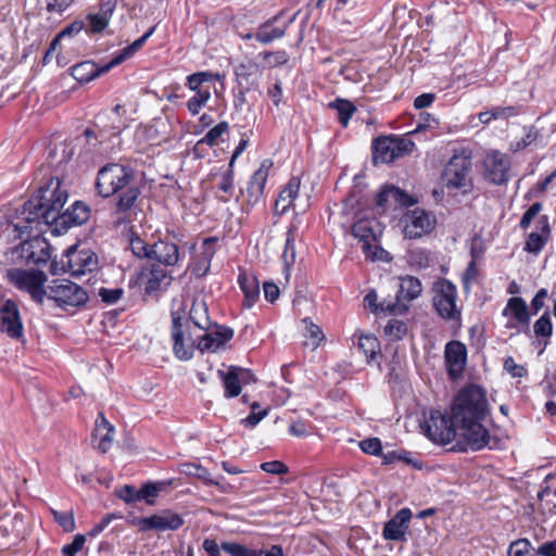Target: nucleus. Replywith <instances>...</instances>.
Wrapping results in <instances>:
<instances>
[{
    "instance_id": "nucleus-1",
    "label": "nucleus",
    "mask_w": 556,
    "mask_h": 556,
    "mask_svg": "<svg viewBox=\"0 0 556 556\" xmlns=\"http://www.w3.org/2000/svg\"><path fill=\"white\" fill-rule=\"evenodd\" d=\"M486 414L485 392L480 387L471 384L458 392L450 415L432 410L422 428L434 443H453V451H479L490 440L489 431L481 424Z\"/></svg>"
},
{
    "instance_id": "nucleus-2",
    "label": "nucleus",
    "mask_w": 556,
    "mask_h": 556,
    "mask_svg": "<svg viewBox=\"0 0 556 556\" xmlns=\"http://www.w3.org/2000/svg\"><path fill=\"white\" fill-rule=\"evenodd\" d=\"M66 201L67 191L61 188L59 178H51L47 185L39 188L36 197L24 203L25 220L71 227L89 219L90 211L80 202H75L71 208L62 212Z\"/></svg>"
},
{
    "instance_id": "nucleus-3",
    "label": "nucleus",
    "mask_w": 556,
    "mask_h": 556,
    "mask_svg": "<svg viewBox=\"0 0 556 556\" xmlns=\"http://www.w3.org/2000/svg\"><path fill=\"white\" fill-rule=\"evenodd\" d=\"M96 188L103 198L115 195L114 208L117 214L134 210L140 195L134 169L121 163L102 166L98 172Z\"/></svg>"
},
{
    "instance_id": "nucleus-4",
    "label": "nucleus",
    "mask_w": 556,
    "mask_h": 556,
    "mask_svg": "<svg viewBox=\"0 0 556 556\" xmlns=\"http://www.w3.org/2000/svg\"><path fill=\"white\" fill-rule=\"evenodd\" d=\"M58 306L68 309L83 306L88 301L87 292L77 283L67 279H55L47 286L46 295Z\"/></svg>"
},
{
    "instance_id": "nucleus-5",
    "label": "nucleus",
    "mask_w": 556,
    "mask_h": 556,
    "mask_svg": "<svg viewBox=\"0 0 556 556\" xmlns=\"http://www.w3.org/2000/svg\"><path fill=\"white\" fill-rule=\"evenodd\" d=\"M415 143L408 136L379 137L372 141V160L375 163H390L395 159L413 152Z\"/></svg>"
},
{
    "instance_id": "nucleus-6",
    "label": "nucleus",
    "mask_w": 556,
    "mask_h": 556,
    "mask_svg": "<svg viewBox=\"0 0 556 556\" xmlns=\"http://www.w3.org/2000/svg\"><path fill=\"white\" fill-rule=\"evenodd\" d=\"M433 306L437 313L444 319L457 320L460 318V311L457 307V289L447 279H439L433 283Z\"/></svg>"
},
{
    "instance_id": "nucleus-7",
    "label": "nucleus",
    "mask_w": 556,
    "mask_h": 556,
    "mask_svg": "<svg viewBox=\"0 0 556 556\" xmlns=\"http://www.w3.org/2000/svg\"><path fill=\"white\" fill-rule=\"evenodd\" d=\"M129 522L138 528L139 532H164L177 531L184 526L185 520L181 515L170 509H163L149 517H135Z\"/></svg>"
},
{
    "instance_id": "nucleus-8",
    "label": "nucleus",
    "mask_w": 556,
    "mask_h": 556,
    "mask_svg": "<svg viewBox=\"0 0 556 556\" xmlns=\"http://www.w3.org/2000/svg\"><path fill=\"white\" fill-rule=\"evenodd\" d=\"M8 278L11 283L21 290L29 292L31 298L41 303L46 295L47 275L37 269H10L8 270Z\"/></svg>"
},
{
    "instance_id": "nucleus-9",
    "label": "nucleus",
    "mask_w": 556,
    "mask_h": 556,
    "mask_svg": "<svg viewBox=\"0 0 556 556\" xmlns=\"http://www.w3.org/2000/svg\"><path fill=\"white\" fill-rule=\"evenodd\" d=\"M380 233V225L375 218H361L352 226V235L363 243L362 250L367 258L380 260L384 251L374 243Z\"/></svg>"
},
{
    "instance_id": "nucleus-10",
    "label": "nucleus",
    "mask_w": 556,
    "mask_h": 556,
    "mask_svg": "<svg viewBox=\"0 0 556 556\" xmlns=\"http://www.w3.org/2000/svg\"><path fill=\"white\" fill-rule=\"evenodd\" d=\"M470 170V157L464 153L455 154L445 166L443 179L447 187L464 189V192H467L471 188Z\"/></svg>"
},
{
    "instance_id": "nucleus-11",
    "label": "nucleus",
    "mask_w": 556,
    "mask_h": 556,
    "mask_svg": "<svg viewBox=\"0 0 556 556\" xmlns=\"http://www.w3.org/2000/svg\"><path fill=\"white\" fill-rule=\"evenodd\" d=\"M484 174L494 185H503L509 179V157L498 151H492L483 161Z\"/></svg>"
},
{
    "instance_id": "nucleus-12",
    "label": "nucleus",
    "mask_w": 556,
    "mask_h": 556,
    "mask_svg": "<svg viewBox=\"0 0 556 556\" xmlns=\"http://www.w3.org/2000/svg\"><path fill=\"white\" fill-rule=\"evenodd\" d=\"M66 266L72 276L79 277L98 268V257L91 250L71 248L66 253Z\"/></svg>"
},
{
    "instance_id": "nucleus-13",
    "label": "nucleus",
    "mask_w": 556,
    "mask_h": 556,
    "mask_svg": "<svg viewBox=\"0 0 556 556\" xmlns=\"http://www.w3.org/2000/svg\"><path fill=\"white\" fill-rule=\"evenodd\" d=\"M404 233L410 239L420 238L430 232L435 225V218L431 213L421 208H415L405 216Z\"/></svg>"
},
{
    "instance_id": "nucleus-14",
    "label": "nucleus",
    "mask_w": 556,
    "mask_h": 556,
    "mask_svg": "<svg viewBox=\"0 0 556 556\" xmlns=\"http://www.w3.org/2000/svg\"><path fill=\"white\" fill-rule=\"evenodd\" d=\"M283 11L262 23L255 33V39L261 43H270L271 41L282 38L288 27L294 22L295 15L288 21L280 23Z\"/></svg>"
},
{
    "instance_id": "nucleus-15",
    "label": "nucleus",
    "mask_w": 556,
    "mask_h": 556,
    "mask_svg": "<svg viewBox=\"0 0 556 556\" xmlns=\"http://www.w3.org/2000/svg\"><path fill=\"white\" fill-rule=\"evenodd\" d=\"M0 331L7 333L12 339H20L23 336V324L18 308L12 300H7L0 306Z\"/></svg>"
},
{
    "instance_id": "nucleus-16",
    "label": "nucleus",
    "mask_w": 556,
    "mask_h": 556,
    "mask_svg": "<svg viewBox=\"0 0 556 556\" xmlns=\"http://www.w3.org/2000/svg\"><path fill=\"white\" fill-rule=\"evenodd\" d=\"M154 30H155V26L150 27L148 31H146L140 38L135 40L131 45L117 51L113 55V58L103 66L99 67L94 63H91V62H80V63L71 65L68 70H77L79 66H81L84 64H90L92 66V70H111L112 67L118 66L125 60L132 56L140 48H142V46L151 37V35L154 33Z\"/></svg>"
},
{
    "instance_id": "nucleus-17",
    "label": "nucleus",
    "mask_w": 556,
    "mask_h": 556,
    "mask_svg": "<svg viewBox=\"0 0 556 556\" xmlns=\"http://www.w3.org/2000/svg\"><path fill=\"white\" fill-rule=\"evenodd\" d=\"M444 358L448 376L453 380L459 378L464 371L467 361L466 345L460 341H450L445 345Z\"/></svg>"
},
{
    "instance_id": "nucleus-18",
    "label": "nucleus",
    "mask_w": 556,
    "mask_h": 556,
    "mask_svg": "<svg viewBox=\"0 0 556 556\" xmlns=\"http://www.w3.org/2000/svg\"><path fill=\"white\" fill-rule=\"evenodd\" d=\"M83 29L84 22L80 20H76L70 25L65 26L50 42V46L42 59L43 65L50 64L51 60L55 58L56 65L64 67L67 64L66 58L61 56L58 52L61 45V40L65 37H74L78 35Z\"/></svg>"
},
{
    "instance_id": "nucleus-19",
    "label": "nucleus",
    "mask_w": 556,
    "mask_h": 556,
    "mask_svg": "<svg viewBox=\"0 0 556 556\" xmlns=\"http://www.w3.org/2000/svg\"><path fill=\"white\" fill-rule=\"evenodd\" d=\"M551 225L546 215H541L535 220V229L531 231L525 242L523 250L538 255L551 237Z\"/></svg>"
},
{
    "instance_id": "nucleus-20",
    "label": "nucleus",
    "mask_w": 556,
    "mask_h": 556,
    "mask_svg": "<svg viewBox=\"0 0 556 556\" xmlns=\"http://www.w3.org/2000/svg\"><path fill=\"white\" fill-rule=\"evenodd\" d=\"M412 511L409 508H402L392 517L383 528L382 535L389 541H405L408 530Z\"/></svg>"
},
{
    "instance_id": "nucleus-21",
    "label": "nucleus",
    "mask_w": 556,
    "mask_h": 556,
    "mask_svg": "<svg viewBox=\"0 0 556 556\" xmlns=\"http://www.w3.org/2000/svg\"><path fill=\"white\" fill-rule=\"evenodd\" d=\"M271 165V161H263L260 168L252 175L245 191H242V194H247L249 204L253 205L261 200Z\"/></svg>"
},
{
    "instance_id": "nucleus-22",
    "label": "nucleus",
    "mask_w": 556,
    "mask_h": 556,
    "mask_svg": "<svg viewBox=\"0 0 556 556\" xmlns=\"http://www.w3.org/2000/svg\"><path fill=\"white\" fill-rule=\"evenodd\" d=\"M22 256L35 265L46 264L51 257L50 245L45 239L36 237L22 244Z\"/></svg>"
},
{
    "instance_id": "nucleus-23",
    "label": "nucleus",
    "mask_w": 556,
    "mask_h": 556,
    "mask_svg": "<svg viewBox=\"0 0 556 556\" xmlns=\"http://www.w3.org/2000/svg\"><path fill=\"white\" fill-rule=\"evenodd\" d=\"M225 388L226 397L238 396L241 392V384L248 383L252 379V374L249 370L239 367H232L228 372L218 371Z\"/></svg>"
},
{
    "instance_id": "nucleus-24",
    "label": "nucleus",
    "mask_w": 556,
    "mask_h": 556,
    "mask_svg": "<svg viewBox=\"0 0 556 556\" xmlns=\"http://www.w3.org/2000/svg\"><path fill=\"white\" fill-rule=\"evenodd\" d=\"M415 200L406 192L394 186H386L378 194L376 204L378 207L384 208L388 205L410 206Z\"/></svg>"
},
{
    "instance_id": "nucleus-25",
    "label": "nucleus",
    "mask_w": 556,
    "mask_h": 556,
    "mask_svg": "<svg viewBox=\"0 0 556 556\" xmlns=\"http://www.w3.org/2000/svg\"><path fill=\"white\" fill-rule=\"evenodd\" d=\"M201 337L198 348L203 351L215 352L233 337V330L227 327H216Z\"/></svg>"
},
{
    "instance_id": "nucleus-26",
    "label": "nucleus",
    "mask_w": 556,
    "mask_h": 556,
    "mask_svg": "<svg viewBox=\"0 0 556 556\" xmlns=\"http://www.w3.org/2000/svg\"><path fill=\"white\" fill-rule=\"evenodd\" d=\"M151 260H155L165 266H174L179 261V249L174 242L167 240H159L150 250Z\"/></svg>"
},
{
    "instance_id": "nucleus-27",
    "label": "nucleus",
    "mask_w": 556,
    "mask_h": 556,
    "mask_svg": "<svg viewBox=\"0 0 556 556\" xmlns=\"http://www.w3.org/2000/svg\"><path fill=\"white\" fill-rule=\"evenodd\" d=\"M238 282L244 294L242 304L245 308H251L260 298V282L252 273L245 270L240 271Z\"/></svg>"
},
{
    "instance_id": "nucleus-28",
    "label": "nucleus",
    "mask_w": 556,
    "mask_h": 556,
    "mask_svg": "<svg viewBox=\"0 0 556 556\" xmlns=\"http://www.w3.org/2000/svg\"><path fill=\"white\" fill-rule=\"evenodd\" d=\"M173 317V340L175 355L180 359H190L192 357V348L185 345L181 317L177 312L172 313Z\"/></svg>"
},
{
    "instance_id": "nucleus-29",
    "label": "nucleus",
    "mask_w": 556,
    "mask_h": 556,
    "mask_svg": "<svg viewBox=\"0 0 556 556\" xmlns=\"http://www.w3.org/2000/svg\"><path fill=\"white\" fill-rule=\"evenodd\" d=\"M400 289L396 294V301L399 303L402 300L413 301L420 296L422 292L421 281L414 276H405L400 278Z\"/></svg>"
},
{
    "instance_id": "nucleus-30",
    "label": "nucleus",
    "mask_w": 556,
    "mask_h": 556,
    "mask_svg": "<svg viewBox=\"0 0 556 556\" xmlns=\"http://www.w3.org/2000/svg\"><path fill=\"white\" fill-rule=\"evenodd\" d=\"M216 241L215 238H205L202 244L201 256L194 262L192 266V274L197 277H203L207 274L211 261L215 254L213 243Z\"/></svg>"
},
{
    "instance_id": "nucleus-31",
    "label": "nucleus",
    "mask_w": 556,
    "mask_h": 556,
    "mask_svg": "<svg viewBox=\"0 0 556 556\" xmlns=\"http://www.w3.org/2000/svg\"><path fill=\"white\" fill-rule=\"evenodd\" d=\"M170 277L168 273L159 265H153L148 274L146 282V293L152 294L169 285Z\"/></svg>"
},
{
    "instance_id": "nucleus-32",
    "label": "nucleus",
    "mask_w": 556,
    "mask_h": 556,
    "mask_svg": "<svg viewBox=\"0 0 556 556\" xmlns=\"http://www.w3.org/2000/svg\"><path fill=\"white\" fill-rule=\"evenodd\" d=\"M503 315H511L520 325H528L530 320L526 301L517 296L508 300L507 305L503 311Z\"/></svg>"
},
{
    "instance_id": "nucleus-33",
    "label": "nucleus",
    "mask_w": 556,
    "mask_h": 556,
    "mask_svg": "<svg viewBox=\"0 0 556 556\" xmlns=\"http://www.w3.org/2000/svg\"><path fill=\"white\" fill-rule=\"evenodd\" d=\"M112 14L113 8L101 9L99 13L87 14L88 26L86 31L92 35L102 33L109 26Z\"/></svg>"
},
{
    "instance_id": "nucleus-34",
    "label": "nucleus",
    "mask_w": 556,
    "mask_h": 556,
    "mask_svg": "<svg viewBox=\"0 0 556 556\" xmlns=\"http://www.w3.org/2000/svg\"><path fill=\"white\" fill-rule=\"evenodd\" d=\"M121 111L125 112L122 105H115L110 115H98V123L103 124V127L106 128L108 131L112 130L114 135L119 134L126 127L125 122L122 119Z\"/></svg>"
},
{
    "instance_id": "nucleus-35",
    "label": "nucleus",
    "mask_w": 556,
    "mask_h": 556,
    "mask_svg": "<svg viewBox=\"0 0 556 556\" xmlns=\"http://www.w3.org/2000/svg\"><path fill=\"white\" fill-rule=\"evenodd\" d=\"M377 300H378V296H377L376 291L371 290L365 295L364 303L374 313L389 312L392 314H397V313H402L406 308V307H403L401 304L393 303V302L383 301L382 303L378 304Z\"/></svg>"
},
{
    "instance_id": "nucleus-36",
    "label": "nucleus",
    "mask_w": 556,
    "mask_h": 556,
    "mask_svg": "<svg viewBox=\"0 0 556 556\" xmlns=\"http://www.w3.org/2000/svg\"><path fill=\"white\" fill-rule=\"evenodd\" d=\"M229 132V124L227 122H220L213 128H211L206 135L197 142V147L207 144L210 147L218 146L224 141V137Z\"/></svg>"
},
{
    "instance_id": "nucleus-37",
    "label": "nucleus",
    "mask_w": 556,
    "mask_h": 556,
    "mask_svg": "<svg viewBox=\"0 0 556 556\" xmlns=\"http://www.w3.org/2000/svg\"><path fill=\"white\" fill-rule=\"evenodd\" d=\"M214 80V75L211 72H195L188 76V86L191 90L200 91L203 89L210 90V84Z\"/></svg>"
},
{
    "instance_id": "nucleus-38",
    "label": "nucleus",
    "mask_w": 556,
    "mask_h": 556,
    "mask_svg": "<svg viewBox=\"0 0 556 556\" xmlns=\"http://www.w3.org/2000/svg\"><path fill=\"white\" fill-rule=\"evenodd\" d=\"M180 472L186 476L195 477L200 480H202L205 484L211 485L213 482V478L211 477V473L207 469L202 467L199 464L194 463H185L180 465Z\"/></svg>"
},
{
    "instance_id": "nucleus-39",
    "label": "nucleus",
    "mask_w": 556,
    "mask_h": 556,
    "mask_svg": "<svg viewBox=\"0 0 556 556\" xmlns=\"http://www.w3.org/2000/svg\"><path fill=\"white\" fill-rule=\"evenodd\" d=\"M190 320L202 330L210 329V318L207 316V309L204 304L194 303L190 309Z\"/></svg>"
},
{
    "instance_id": "nucleus-40",
    "label": "nucleus",
    "mask_w": 556,
    "mask_h": 556,
    "mask_svg": "<svg viewBox=\"0 0 556 556\" xmlns=\"http://www.w3.org/2000/svg\"><path fill=\"white\" fill-rule=\"evenodd\" d=\"M220 548L230 556H262L263 551L251 549L235 542H223Z\"/></svg>"
},
{
    "instance_id": "nucleus-41",
    "label": "nucleus",
    "mask_w": 556,
    "mask_h": 556,
    "mask_svg": "<svg viewBox=\"0 0 556 556\" xmlns=\"http://www.w3.org/2000/svg\"><path fill=\"white\" fill-rule=\"evenodd\" d=\"M217 188L219 191L225 193V195H219L218 199L223 202H228L235 189L232 167H229L227 172L220 176Z\"/></svg>"
},
{
    "instance_id": "nucleus-42",
    "label": "nucleus",
    "mask_w": 556,
    "mask_h": 556,
    "mask_svg": "<svg viewBox=\"0 0 556 556\" xmlns=\"http://www.w3.org/2000/svg\"><path fill=\"white\" fill-rule=\"evenodd\" d=\"M330 106L334 108L338 111L339 121L344 127L348 125L352 114L356 110L352 102L341 99L331 103Z\"/></svg>"
},
{
    "instance_id": "nucleus-43",
    "label": "nucleus",
    "mask_w": 556,
    "mask_h": 556,
    "mask_svg": "<svg viewBox=\"0 0 556 556\" xmlns=\"http://www.w3.org/2000/svg\"><path fill=\"white\" fill-rule=\"evenodd\" d=\"M358 348L364 352L367 358L374 359L379 350V342L377 338L371 334L361 336L358 339Z\"/></svg>"
},
{
    "instance_id": "nucleus-44",
    "label": "nucleus",
    "mask_w": 556,
    "mask_h": 556,
    "mask_svg": "<svg viewBox=\"0 0 556 556\" xmlns=\"http://www.w3.org/2000/svg\"><path fill=\"white\" fill-rule=\"evenodd\" d=\"M51 514L53 515L54 520L65 532H73L76 529L74 513L72 510L59 511L51 509Z\"/></svg>"
},
{
    "instance_id": "nucleus-45",
    "label": "nucleus",
    "mask_w": 556,
    "mask_h": 556,
    "mask_svg": "<svg viewBox=\"0 0 556 556\" xmlns=\"http://www.w3.org/2000/svg\"><path fill=\"white\" fill-rule=\"evenodd\" d=\"M407 332V326L405 323L401 320H390L388 325L384 327V334L391 341L401 340Z\"/></svg>"
},
{
    "instance_id": "nucleus-46",
    "label": "nucleus",
    "mask_w": 556,
    "mask_h": 556,
    "mask_svg": "<svg viewBox=\"0 0 556 556\" xmlns=\"http://www.w3.org/2000/svg\"><path fill=\"white\" fill-rule=\"evenodd\" d=\"M303 324L305 325L304 336L311 339V345L317 348L324 339L321 329L312 323L309 318H304Z\"/></svg>"
},
{
    "instance_id": "nucleus-47",
    "label": "nucleus",
    "mask_w": 556,
    "mask_h": 556,
    "mask_svg": "<svg viewBox=\"0 0 556 556\" xmlns=\"http://www.w3.org/2000/svg\"><path fill=\"white\" fill-rule=\"evenodd\" d=\"M162 483H148L139 489L140 501H144L148 505H154V498L162 490Z\"/></svg>"
},
{
    "instance_id": "nucleus-48",
    "label": "nucleus",
    "mask_w": 556,
    "mask_h": 556,
    "mask_svg": "<svg viewBox=\"0 0 556 556\" xmlns=\"http://www.w3.org/2000/svg\"><path fill=\"white\" fill-rule=\"evenodd\" d=\"M552 329L549 313H544L533 325V331L536 337H549Z\"/></svg>"
},
{
    "instance_id": "nucleus-49",
    "label": "nucleus",
    "mask_w": 556,
    "mask_h": 556,
    "mask_svg": "<svg viewBox=\"0 0 556 556\" xmlns=\"http://www.w3.org/2000/svg\"><path fill=\"white\" fill-rule=\"evenodd\" d=\"M129 248L131 252L140 258L148 257L151 258L150 250H152V245H148L143 240L139 237H131L129 242Z\"/></svg>"
},
{
    "instance_id": "nucleus-50",
    "label": "nucleus",
    "mask_w": 556,
    "mask_h": 556,
    "mask_svg": "<svg viewBox=\"0 0 556 556\" xmlns=\"http://www.w3.org/2000/svg\"><path fill=\"white\" fill-rule=\"evenodd\" d=\"M210 90L203 89L200 91V94H197L189 99L187 106L191 114L197 115L201 109L202 105L206 103V101L210 99Z\"/></svg>"
},
{
    "instance_id": "nucleus-51",
    "label": "nucleus",
    "mask_w": 556,
    "mask_h": 556,
    "mask_svg": "<svg viewBox=\"0 0 556 556\" xmlns=\"http://www.w3.org/2000/svg\"><path fill=\"white\" fill-rule=\"evenodd\" d=\"M86 542V536L83 534H76L72 541V543L66 544L62 547V553L64 556H76L79 551L84 547Z\"/></svg>"
},
{
    "instance_id": "nucleus-52",
    "label": "nucleus",
    "mask_w": 556,
    "mask_h": 556,
    "mask_svg": "<svg viewBox=\"0 0 556 556\" xmlns=\"http://www.w3.org/2000/svg\"><path fill=\"white\" fill-rule=\"evenodd\" d=\"M123 293L124 291L121 288H100L98 295L101 298L102 302L106 304H114L122 298Z\"/></svg>"
},
{
    "instance_id": "nucleus-53",
    "label": "nucleus",
    "mask_w": 556,
    "mask_h": 556,
    "mask_svg": "<svg viewBox=\"0 0 556 556\" xmlns=\"http://www.w3.org/2000/svg\"><path fill=\"white\" fill-rule=\"evenodd\" d=\"M359 447L364 453L370 455H379L382 450L381 441L378 438H369L361 441Z\"/></svg>"
},
{
    "instance_id": "nucleus-54",
    "label": "nucleus",
    "mask_w": 556,
    "mask_h": 556,
    "mask_svg": "<svg viewBox=\"0 0 556 556\" xmlns=\"http://www.w3.org/2000/svg\"><path fill=\"white\" fill-rule=\"evenodd\" d=\"M542 210V204L540 202L533 203L522 215L519 226L521 229H527L534 217L538 216L540 211Z\"/></svg>"
},
{
    "instance_id": "nucleus-55",
    "label": "nucleus",
    "mask_w": 556,
    "mask_h": 556,
    "mask_svg": "<svg viewBox=\"0 0 556 556\" xmlns=\"http://www.w3.org/2000/svg\"><path fill=\"white\" fill-rule=\"evenodd\" d=\"M504 369L511 375L514 378H522L527 375V369L522 365L515 363L511 356H508L504 361Z\"/></svg>"
},
{
    "instance_id": "nucleus-56",
    "label": "nucleus",
    "mask_w": 556,
    "mask_h": 556,
    "mask_svg": "<svg viewBox=\"0 0 556 556\" xmlns=\"http://www.w3.org/2000/svg\"><path fill=\"white\" fill-rule=\"evenodd\" d=\"M261 469L271 475H285L289 471V468L280 460L263 463Z\"/></svg>"
},
{
    "instance_id": "nucleus-57",
    "label": "nucleus",
    "mask_w": 556,
    "mask_h": 556,
    "mask_svg": "<svg viewBox=\"0 0 556 556\" xmlns=\"http://www.w3.org/2000/svg\"><path fill=\"white\" fill-rule=\"evenodd\" d=\"M117 496L128 504L140 501L139 490L128 484L118 490Z\"/></svg>"
},
{
    "instance_id": "nucleus-58",
    "label": "nucleus",
    "mask_w": 556,
    "mask_h": 556,
    "mask_svg": "<svg viewBox=\"0 0 556 556\" xmlns=\"http://www.w3.org/2000/svg\"><path fill=\"white\" fill-rule=\"evenodd\" d=\"M114 434V427H110L105 432H101L98 434L100 437V441L98 444V450L102 453H106L112 445Z\"/></svg>"
},
{
    "instance_id": "nucleus-59",
    "label": "nucleus",
    "mask_w": 556,
    "mask_h": 556,
    "mask_svg": "<svg viewBox=\"0 0 556 556\" xmlns=\"http://www.w3.org/2000/svg\"><path fill=\"white\" fill-rule=\"evenodd\" d=\"M260 407V404L254 402L252 405H251V408H252V413L244 419V422L247 426H250V427H255L266 415H267V410L264 409L260 413H256V408Z\"/></svg>"
},
{
    "instance_id": "nucleus-60",
    "label": "nucleus",
    "mask_w": 556,
    "mask_h": 556,
    "mask_svg": "<svg viewBox=\"0 0 556 556\" xmlns=\"http://www.w3.org/2000/svg\"><path fill=\"white\" fill-rule=\"evenodd\" d=\"M300 185V178L292 177L281 192L286 194V197L294 201L295 198L298 197Z\"/></svg>"
},
{
    "instance_id": "nucleus-61",
    "label": "nucleus",
    "mask_w": 556,
    "mask_h": 556,
    "mask_svg": "<svg viewBox=\"0 0 556 556\" xmlns=\"http://www.w3.org/2000/svg\"><path fill=\"white\" fill-rule=\"evenodd\" d=\"M103 72H91V73H85V72H71L70 77L74 78L77 84L84 85L87 83H90L91 80L98 78L100 74Z\"/></svg>"
},
{
    "instance_id": "nucleus-62",
    "label": "nucleus",
    "mask_w": 556,
    "mask_h": 556,
    "mask_svg": "<svg viewBox=\"0 0 556 556\" xmlns=\"http://www.w3.org/2000/svg\"><path fill=\"white\" fill-rule=\"evenodd\" d=\"M263 290L265 299L270 303H274L279 298L280 290L274 282H264Z\"/></svg>"
},
{
    "instance_id": "nucleus-63",
    "label": "nucleus",
    "mask_w": 556,
    "mask_h": 556,
    "mask_svg": "<svg viewBox=\"0 0 556 556\" xmlns=\"http://www.w3.org/2000/svg\"><path fill=\"white\" fill-rule=\"evenodd\" d=\"M529 542L527 540H519L511 543L509 548V556H526L528 554Z\"/></svg>"
},
{
    "instance_id": "nucleus-64",
    "label": "nucleus",
    "mask_w": 556,
    "mask_h": 556,
    "mask_svg": "<svg viewBox=\"0 0 556 556\" xmlns=\"http://www.w3.org/2000/svg\"><path fill=\"white\" fill-rule=\"evenodd\" d=\"M538 555L540 556H556V539L549 542H545L538 548Z\"/></svg>"
}]
</instances>
